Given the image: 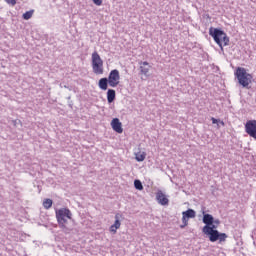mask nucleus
<instances>
[{"label":"nucleus","instance_id":"f257e3e1","mask_svg":"<svg viewBox=\"0 0 256 256\" xmlns=\"http://www.w3.org/2000/svg\"><path fill=\"white\" fill-rule=\"evenodd\" d=\"M209 35L214 39L215 43L218 44L221 51H223V47H227V45H229V36H227V33H225L221 28L210 27Z\"/></svg>","mask_w":256,"mask_h":256},{"label":"nucleus","instance_id":"f03ea898","mask_svg":"<svg viewBox=\"0 0 256 256\" xmlns=\"http://www.w3.org/2000/svg\"><path fill=\"white\" fill-rule=\"evenodd\" d=\"M234 75L241 87L244 89H249V85H251V81L253 79V76L249 73H247V70L243 67H238L236 71L234 72Z\"/></svg>","mask_w":256,"mask_h":256},{"label":"nucleus","instance_id":"7ed1b4c3","mask_svg":"<svg viewBox=\"0 0 256 256\" xmlns=\"http://www.w3.org/2000/svg\"><path fill=\"white\" fill-rule=\"evenodd\" d=\"M72 217L73 214L71 213V210H69V208H62L56 210V219L61 229H65L67 227L65 226V224L67 223V219H71Z\"/></svg>","mask_w":256,"mask_h":256},{"label":"nucleus","instance_id":"20e7f679","mask_svg":"<svg viewBox=\"0 0 256 256\" xmlns=\"http://www.w3.org/2000/svg\"><path fill=\"white\" fill-rule=\"evenodd\" d=\"M92 69L95 75H103V59L99 53H92Z\"/></svg>","mask_w":256,"mask_h":256},{"label":"nucleus","instance_id":"39448f33","mask_svg":"<svg viewBox=\"0 0 256 256\" xmlns=\"http://www.w3.org/2000/svg\"><path fill=\"white\" fill-rule=\"evenodd\" d=\"M203 233L204 235H207L211 243H215L217 241H219L220 243H223L227 241V238L229 237L226 233L219 232V230H216V231L212 230L211 232H203Z\"/></svg>","mask_w":256,"mask_h":256},{"label":"nucleus","instance_id":"423d86ee","mask_svg":"<svg viewBox=\"0 0 256 256\" xmlns=\"http://www.w3.org/2000/svg\"><path fill=\"white\" fill-rule=\"evenodd\" d=\"M119 79H121V75L119 74V70L114 69L112 70L109 75L107 80L109 81V86L110 87H117L119 85Z\"/></svg>","mask_w":256,"mask_h":256},{"label":"nucleus","instance_id":"0eeeda50","mask_svg":"<svg viewBox=\"0 0 256 256\" xmlns=\"http://www.w3.org/2000/svg\"><path fill=\"white\" fill-rule=\"evenodd\" d=\"M245 131L249 137L256 139V120H248L245 124Z\"/></svg>","mask_w":256,"mask_h":256},{"label":"nucleus","instance_id":"6e6552de","mask_svg":"<svg viewBox=\"0 0 256 256\" xmlns=\"http://www.w3.org/2000/svg\"><path fill=\"white\" fill-rule=\"evenodd\" d=\"M197 217V212L189 208L186 211L182 212V223H189V219H195Z\"/></svg>","mask_w":256,"mask_h":256},{"label":"nucleus","instance_id":"1a4fd4ad","mask_svg":"<svg viewBox=\"0 0 256 256\" xmlns=\"http://www.w3.org/2000/svg\"><path fill=\"white\" fill-rule=\"evenodd\" d=\"M156 201L159 203V205H169V198H167V195H165V193H163L161 190L156 192Z\"/></svg>","mask_w":256,"mask_h":256},{"label":"nucleus","instance_id":"9d476101","mask_svg":"<svg viewBox=\"0 0 256 256\" xmlns=\"http://www.w3.org/2000/svg\"><path fill=\"white\" fill-rule=\"evenodd\" d=\"M111 127L116 133H123V124L121 123L119 118H114L111 121Z\"/></svg>","mask_w":256,"mask_h":256},{"label":"nucleus","instance_id":"9b49d317","mask_svg":"<svg viewBox=\"0 0 256 256\" xmlns=\"http://www.w3.org/2000/svg\"><path fill=\"white\" fill-rule=\"evenodd\" d=\"M139 69H140V74L145 75L146 77L149 76V69H151V65H149V62L147 61H140L139 62Z\"/></svg>","mask_w":256,"mask_h":256},{"label":"nucleus","instance_id":"f8f14e48","mask_svg":"<svg viewBox=\"0 0 256 256\" xmlns=\"http://www.w3.org/2000/svg\"><path fill=\"white\" fill-rule=\"evenodd\" d=\"M98 87L99 89H101L102 91H107L108 87H109V80L107 79V77L101 78L98 81Z\"/></svg>","mask_w":256,"mask_h":256},{"label":"nucleus","instance_id":"ddd939ff","mask_svg":"<svg viewBox=\"0 0 256 256\" xmlns=\"http://www.w3.org/2000/svg\"><path fill=\"white\" fill-rule=\"evenodd\" d=\"M213 219H214L213 215L207 214L205 213V211H203L202 221L205 224V226L213 225Z\"/></svg>","mask_w":256,"mask_h":256},{"label":"nucleus","instance_id":"4468645a","mask_svg":"<svg viewBox=\"0 0 256 256\" xmlns=\"http://www.w3.org/2000/svg\"><path fill=\"white\" fill-rule=\"evenodd\" d=\"M117 97V93L114 89H108L107 91V101L108 103H113Z\"/></svg>","mask_w":256,"mask_h":256},{"label":"nucleus","instance_id":"2eb2a0df","mask_svg":"<svg viewBox=\"0 0 256 256\" xmlns=\"http://www.w3.org/2000/svg\"><path fill=\"white\" fill-rule=\"evenodd\" d=\"M211 231H218L216 224L212 223V224H210L208 226H204L202 228V233L211 232Z\"/></svg>","mask_w":256,"mask_h":256},{"label":"nucleus","instance_id":"dca6fc26","mask_svg":"<svg viewBox=\"0 0 256 256\" xmlns=\"http://www.w3.org/2000/svg\"><path fill=\"white\" fill-rule=\"evenodd\" d=\"M145 157H147V154L145 152H138L135 154V159L136 161H138V163L145 161Z\"/></svg>","mask_w":256,"mask_h":256},{"label":"nucleus","instance_id":"f3484780","mask_svg":"<svg viewBox=\"0 0 256 256\" xmlns=\"http://www.w3.org/2000/svg\"><path fill=\"white\" fill-rule=\"evenodd\" d=\"M33 13H35V10L26 11V12L22 15V18H23L25 21H29V19H31V17H33Z\"/></svg>","mask_w":256,"mask_h":256},{"label":"nucleus","instance_id":"a211bd4d","mask_svg":"<svg viewBox=\"0 0 256 256\" xmlns=\"http://www.w3.org/2000/svg\"><path fill=\"white\" fill-rule=\"evenodd\" d=\"M43 207L44 209H51L53 207V200L47 198L43 201Z\"/></svg>","mask_w":256,"mask_h":256},{"label":"nucleus","instance_id":"6ab92c4d","mask_svg":"<svg viewBox=\"0 0 256 256\" xmlns=\"http://www.w3.org/2000/svg\"><path fill=\"white\" fill-rule=\"evenodd\" d=\"M121 219V214H116L115 215V222L113 224V226L116 228V229H120L121 228V221L119 220Z\"/></svg>","mask_w":256,"mask_h":256},{"label":"nucleus","instance_id":"aec40b11","mask_svg":"<svg viewBox=\"0 0 256 256\" xmlns=\"http://www.w3.org/2000/svg\"><path fill=\"white\" fill-rule=\"evenodd\" d=\"M134 187L135 189H137V191H143V183L141 182V180H134Z\"/></svg>","mask_w":256,"mask_h":256},{"label":"nucleus","instance_id":"412c9836","mask_svg":"<svg viewBox=\"0 0 256 256\" xmlns=\"http://www.w3.org/2000/svg\"><path fill=\"white\" fill-rule=\"evenodd\" d=\"M211 121H212L213 125H217V123H220V125H222L223 127L225 126V122H223L219 119H216L215 117H212Z\"/></svg>","mask_w":256,"mask_h":256},{"label":"nucleus","instance_id":"4be33fe9","mask_svg":"<svg viewBox=\"0 0 256 256\" xmlns=\"http://www.w3.org/2000/svg\"><path fill=\"white\" fill-rule=\"evenodd\" d=\"M117 229L119 228H116L114 225H111L109 231L110 233H113L115 235V233H117Z\"/></svg>","mask_w":256,"mask_h":256},{"label":"nucleus","instance_id":"5701e85b","mask_svg":"<svg viewBox=\"0 0 256 256\" xmlns=\"http://www.w3.org/2000/svg\"><path fill=\"white\" fill-rule=\"evenodd\" d=\"M6 3H8V5H12V6H15L17 5V0H5Z\"/></svg>","mask_w":256,"mask_h":256},{"label":"nucleus","instance_id":"b1692460","mask_svg":"<svg viewBox=\"0 0 256 256\" xmlns=\"http://www.w3.org/2000/svg\"><path fill=\"white\" fill-rule=\"evenodd\" d=\"M94 5H97L98 7L103 5V0H92Z\"/></svg>","mask_w":256,"mask_h":256},{"label":"nucleus","instance_id":"393cba45","mask_svg":"<svg viewBox=\"0 0 256 256\" xmlns=\"http://www.w3.org/2000/svg\"><path fill=\"white\" fill-rule=\"evenodd\" d=\"M183 224L180 225V229H185L187 227V225H189V222L186 221L185 222H182Z\"/></svg>","mask_w":256,"mask_h":256},{"label":"nucleus","instance_id":"a878e982","mask_svg":"<svg viewBox=\"0 0 256 256\" xmlns=\"http://www.w3.org/2000/svg\"><path fill=\"white\" fill-rule=\"evenodd\" d=\"M220 223H221V221H220L219 219H216V220H215V218H213V224H214V225L217 226V225H220Z\"/></svg>","mask_w":256,"mask_h":256},{"label":"nucleus","instance_id":"bb28decb","mask_svg":"<svg viewBox=\"0 0 256 256\" xmlns=\"http://www.w3.org/2000/svg\"><path fill=\"white\" fill-rule=\"evenodd\" d=\"M68 99H71V96H69Z\"/></svg>","mask_w":256,"mask_h":256}]
</instances>
